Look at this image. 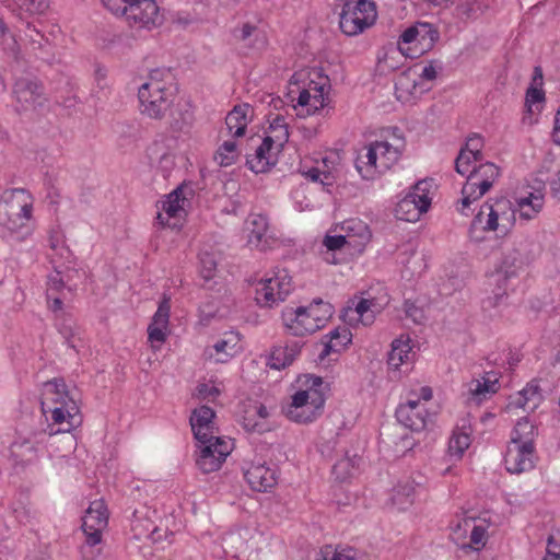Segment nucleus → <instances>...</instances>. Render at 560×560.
<instances>
[{"mask_svg":"<svg viewBox=\"0 0 560 560\" xmlns=\"http://www.w3.org/2000/svg\"><path fill=\"white\" fill-rule=\"evenodd\" d=\"M40 406L43 415L48 421L44 433L49 436L68 433L82 421L74 393L69 389L62 378H54L44 383Z\"/></svg>","mask_w":560,"mask_h":560,"instance_id":"obj_1","label":"nucleus"},{"mask_svg":"<svg viewBox=\"0 0 560 560\" xmlns=\"http://www.w3.org/2000/svg\"><path fill=\"white\" fill-rule=\"evenodd\" d=\"M138 98L143 115L151 119H163L171 113L176 98L172 73L168 70H152L147 81L139 88Z\"/></svg>","mask_w":560,"mask_h":560,"instance_id":"obj_2","label":"nucleus"},{"mask_svg":"<svg viewBox=\"0 0 560 560\" xmlns=\"http://www.w3.org/2000/svg\"><path fill=\"white\" fill-rule=\"evenodd\" d=\"M303 385L305 388L292 395L291 402L283 407V412L289 420L307 424L323 413L327 386L322 377L314 375H305Z\"/></svg>","mask_w":560,"mask_h":560,"instance_id":"obj_3","label":"nucleus"},{"mask_svg":"<svg viewBox=\"0 0 560 560\" xmlns=\"http://www.w3.org/2000/svg\"><path fill=\"white\" fill-rule=\"evenodd\" d=\"M116 16L124 18L135 31H152L163 24L164 18L155 0H101Z\"/></svg>","mask_w":560,"mask_h":560,"instance_id":"obj_4","label":"nucleus"},{"mask_svg":"<svg viewBox=\"0 0 560 560\" xmlns=\"http://www.w3.org/2000/svg\"><path fill=\"white\" fill-rule=\"evenodd\" d=\"M332 306L322 300L314 301L307 306L285 308L282 322L287 332L303 337L322 329L332 316Z\"/></svg>","mask_w":560,"mask_h":560,"instance_id":"obj_5","label":"nucleus"},{"mask_svg":"<svg viewBox=\"0 0 560 560\" xmlns=\"http://www.w3.org/2000/svg\"><path fill=\"white\" fill-rule=\"evenodd\" d=\"M516 222V209L506 198L488 200L480 207L471 221V230L494 232L498 236H506Z\"/></svg>","mask_w":560,"mask_h":560,"instance_id":"obj_6","label":"nucleus"},{"mask_svg":"<svg viewBox=\"0 0 560 560\" xmlns=\"http://www.w3.org/2000/svg\"><path fill=\"white\" fill-rule=\"evenodd\" d=\"M401 150L387 141H374L359 151L355 168L363 179H374L390 170L400 159Z\"/></svg>","mask_w":560,"mask_h":560,"instance_id":"obj_7","label":"nucleus"},{"mask_svg":"<svg viewBox=\"0 0 560 560\" xmlns=\"http://www.w3.org/2000/svg\"><path fill=\"white\" fill-rule=\"evenodd\" d=\"M34 197L23 188L8 189L0 197V225L11 232L25 228L32 219Z\"/></svg>","mask_w":560,"mask_h":560,"instance_id":"obj_8","label":"nucleus"},{"mask_svg":"<svg viewBox=\"0 0 560 560\" xmlns=\"http://www.w3.org/2000/svg\"><path fill=\"white\" fill-rule=\"evenodd\" d=\"M82 529L85 541L81 546V555L84 560H97L102 555L103 530L108 524L107 508L102 500L91 502L82 520Z\"/></svg>","mask_w":560,"mask_h":560,"instance_id":"obj_9","label":"nucleus"},{"mask_svg":"<svg viewBox=\"0 0 560 560\" xmlns=\"http://www.w3.org/2000/svg\"><path fill=\"white\" fill-rule=\"evenodd\" d=\"M500 176V168L491 163H481L474 166L467 180L462 188V198L458 201L457 210L467 215L470 205L485 196Z\"/></svg>","mask_w":560,"mask_h":560,"instance_id":"obj_10","label":"nucleus"},{"mask_svg":"<svg viewBox=\"0 0 560 560\" xmlns=\"http://www.w3.org/2000/svg\"><path fill=\"white\" fill-rule=\"evenodd\" d=\"M329 78L314 68L307 71L306 81L298 97L296 115L306 117L316 114L327 105Z\"/></svg>","mask_w":560,"mask_h":560,"instance_id":"obj_11","label":"nucleus"},{"mask_svg":"<svg viewBox=\"0 0 560 560\" xmlns=\"http://www.w3.org/2000/svg\"><path fill=\"white\" fill-rule=\"evenodd\" d=\"M377 19L373 0H347L340 13L339 26L343 34L355 36L374 25Z\"/></svg>","mask_w":560,"mask_h":560,"instance_id":"obj_12","label":"nucleus"},{"mask_svg":"<svg viewBox=\"0 0 560 560\" xmlns=\"http://www.w3.org/2000/svg\"><path fill=\"white\" fill-rule=\"evenodd\" d=\"M432 186V180H419L412 190L396 205V218L406 222L418 221L421 214L427 212L431 206Z\"/></svg>","mask_w":560,"mask_h":560,"instance_id":"obj_13","label":"nucleus"},{"mask_svg":"<svg viewBox=\"0 0 560 560\" xmlns=\"http://www.w3.org/2000/svg\"><path fill=\"white\" fill-rule=\"evenodd\" d=\"M432 398V389L429 386L420 388V394L410 392L405 404H400L396 409V418L399 423L411 431H421L425 428L429 412L421 402L429 401Z\"/></svg>","mask_w":560,"mask_h":560,"instance_id":"obj_14","label":"nucleus"},{"mask_svg":"<svg viewBox=\"0 0 560 560\" xmlns=\"http://www.w3.org/2000/svg\"><path fill=\"white\" fill-rule=\"evenodd\" d=\"M292 290V279L285 270L261 279L256 285L255 300L260 306L272 307L288 296Z\"/></svg>","mask_w":560,"mask_h":560,"instance_id":"obj_15","label":"nucleus"},{"mask_svg":"<svg viewBox=\"0 0 560 560\" xmlns=\"http://www.w3.org/2000/svg\"><path fill=\"white\" fill-rule=\"evenodd\" d=\"M188 205L189 199L186 194V188L183 186L177 187L168 194L164 200L158 202V223L163 228H179L185 220L186 207Z\"/></svg>","mask_w":560,"mask_h":560,"instance_id":"obj_16","label":"nucleus"},{"mask_svg":"<svg viewBox=\"0 0 560 560\" xmlns=\"http://www.w3.org/2000/svg\"><path fill=\"white\" fill-rule=\"evenodd\" d=\"M198 447L196 464L203 474L218 470L232 451L231 444L221 438H215V441L210 443L199 444Z\"/></svg>","mask_w":560,"mask_h":560,"instance_id":"obj_17","label":"nucleus"},{"mask_svg":"<svg viewBox=\"0 0 560 560\" xmlns=\"http://www.w3.org/2000/svg\"><path fill=\"white\" fill-rule=\"evenodd\" d=\"M13 93L20 112L35 109L45 101L43 85L30 79L18 80Z\"/></svg>","mask_w":560,"mask_h":560,"instance_id":"obj_18","label":"nucleus"},{"mask_svg":"<svg viewBox=\"0 0 560 560\" xmlns=\"http://www.w3.org/2000/svg\"><path fill=\"white\" fill-rule=\"evenodd\" d=\"M269 411L259 401L248 400L243 405L241 423L247 432L264 433L271 430Z\"/></svg>","mask_w":560,"mask_h":560,"instance_id":"obj_19","label":"nucleus"},{"mask_svg":"<svg viewBox=\"0 0 560 560\" xmlns=\"http://www.w3.org/2000/svg\"><path fill=\"white\" fill-rule=\"evenodd\" d=\"M535 447L518 444H508L504 465L511 474H522L534 468Z\"/></svg>","mask_w":560,"mask_h":560,"instance_id":"obj_20","label":"nucleus"},{"mask_svg":"<svg viewBox=\"0 0 560 560\" xmlns=\"http://www.w3.org/2000/svg\"><path fill=\"white\" fill-rule=\"evenodd\" d=\"M244 477L254 491H267L277 483L276 471L262 463H245Z\"/></svg>","mask_w":560,"mask_h":560,"instance_id":"obj_21","label":"nucleus"},{"mask_svg":"<svg viewBox=\"0 0 560 560\" xmlns=\"http://www.w3.org/2000/svg\"><path fill=\"white\" fill-rule=\"evenodd\" d=\"M275 143H266V137L256 148L255 153L247 156L246 164L256 174L265 173L276 165L281 148H275Z\"/></svg>","mask_w":560,"mask_h":560,"instance_id":"obj_22","label":"nucleus"},{"mask_svg":"<svg viewBox=\"0 0 560 560\" xmlns=\"http://www.w3.org/2000/svg\"><path fill=\"white\" fill-rule=\"evenodd\" d=\"M499 388L500 385L497 374L488 372L482 377L471 380L468 383L467 399L469 402L480 405L495 394Z\"/></svg>","mask_w":560,"mask_h":560,"instance_id":"obj_23","label":"nucleus"},{"mask_svg":"<svg viewBox=\"0 0 560 560\" xmlns=\"http://www.w3.org/2000/svg\"><path fill=\"white\" fill-rule=\"evenodd\" d=\"M171 313V299L163 296L159 304L151 324L148 327V338L151 343H163L166 340V331L168 328Z\"/></svg>","mask_w":560,"mask_h":560,"instance_id":"obj_24","label":"nucleus"},{"mask_svg":"<svg viewBox=\"0 0 560 560\" xmlns=\"http://www.w3.org/2000/svg\"><path fill=\"white\" fill-rule=\"evenodd\" d=\"M341 230L348 242V247L362 252L371 241L372 234L365 222L360 219H350L342 223Z\"/></svg>","mask_w":560,"mask_h":560,"instance_id":"obj_25","label":"nucleus"},{"mask_svg":"<svg viewBox=\"0 0 560 560\" xmlns=\"http://www.w3.org/2000/svg\"><path fill=\"white\" fill-rule=\"evenodd\" d=\"M439 39V32L429 23H418V34L413 46H408L406 57L417 58L431 50Z\"/></svg>","mask_w":560,"mask_h":560,"instance_id":"obj_26","label":"nucleus"},{"mask_svg":"<svg viewBox=\"0 0 560 560\" xmlns=\"http://www.w3.org/2000/svg\"><path fill=\"white\" fill-rule=\"evenodd\" d=\"M254 108L247 104H238L226 115L225 124L233 137H243L247 125L253 120Z\"/></svg>","mask_w":560,"mask_h":560,"instance_id":"obj_27","label":"nucleus"},{"mask_svg":"<svg viewBox=\"0 0 560 560\" xmlns=\"http://www.w3.org/2000/svg\"><path fill=\"white\" fill-rule=\"evenodd\" d=\"M377 306V303L373 299L351 300L345 315L348 316L350 320L361 322L364 326L371 325L374 322L375 313L378 312Z\"/></svg>","mask_w":560,"mask_h":560,"instance_id":"obj_28","label":"nucleus"},{"mask_svg":"<svg viewBox=\"0 0 560 560\" xmlns=\"http://www.w3.org/2000/svg\"><path fill=\"white\" fill-rule=\"evenodd\" d=\"M11 457L16 466L25 468L38 460L37 447L31 439L19 438L10 447Z\"/></svg>","mask_w":560,"mask_h":560,"instance_id":"obj_29","label":"nucleus"},{"mask_svg":"<svg viewBox=\"0 0 560 560\" xmlns=\"http://www.w3.org/2000/svg\"><path fill=\"white\" fill-rule=\"evenodd\" d=\"M411 352L410 338L400 336L392 342V350L388 353L387 363L389 368L398 370L404 364H409L413 360Z\"/></svg>","mask_w":560,"mask_h":560,"instance_id":"obj_30","label":"nucleus"},{"mask_svg":"<svg viewBox=\"0 0 560 560\" xmlns=\"http://www.w3.org/2000/svg\"><path fill=\"white\" fill-rule=\"evenodd\" d=\"M351 331L347 327H338L329 334V340L323 343V349L318 354L320 362L330 354H339L351 342Z\"/></svg>","mask_w":560,"mask_h":560,"instance_id":"obj_31","label":"nucleus"},{"mask_svg":"<svg viewBox=\"0 0 560 560\" xmlns=\"http://www.w3.org/2000/svg\"><path fill=\"white\" fill-rule=\"evenodd\" d=\"M233 38L246 48H257L265 45V36L257 26L244 23L232 31Z\"/></svg>","mask_w":560,"mask_h":560,"instance_id":"obj_32","label":"nucleus"},{"mask_svg":"<svg viewBox=\"0 0 560 560\" xmlns=\"http://www.w3.org/2000/svg\"><path fill=\"white\" fill-rule=\"evenodd\" d=\"M474 522L475 518L467 516L465 511L456 513L450 523L451 539L462 548H466L468 533Z\"/></svg>","mask_w":560,"mask_h":560,"instance_id":"obj_33","label":"nucleus"},{"mask_svg":"<svg viewBox=\"0 0 560 560\" xmlns=\"http://www.w3.org/2000/svg\"><path fill=\"white\" fill-rule=\"evenodd\" d=\"M536 435L535 425L527 418H522L516 422L509 443L535 447Z\"/></svg>","mask_w":560,"mask_h":560,"instance_id":"obj_34","label":"nucleus"},{"mask_svg":"<svg viewBox=\"0 0 560 560\" xmlns=\"http://www.w3.org/2000/svg\"><path fill=\"white\" fill-rule=\"evenodd\" d=\"M301 351L299 342L275 347L271 352L270 366L277 370L290 365Z\"/></svg>","mask_w":560,"mask_h":560,"instance_id":"obj_35","label":"nucleus"},{"mask_svg":"<svg viewBox=\"0 0 560 560\" xmlns=\"http://www.w3.org/2000/svg\"><path fill=\"white\" fill-rule=\"evenodd\" d=\"M335 168L336 167L334 161L325 156L320 162H316L315 166L308 167L306 170L303 167L302 173L313 182H320L324 185H329L334 179Z\"/></svg>","mask_w":560,"mask_h":560,"instance_id":"obj_36","label":"nucleus"},{"mask_svg":"<svg viewBox=\"0 0 560 560\" xmlns=\"http://www.w3.org/2000/svg\"><path fill=\"white\" fill-rule=\"evenodd\" d=\"M289 140V130L285 118L281 115H276L270 121L269 128L266 131V143H275V148H284Z\"/></svg>","mask_w":560,"mask_h":560,"instance_id":"obj_37","label":"nucleus"},{"mask_svg":"<svg viewBox=\"0 0 560 560\" xmlns=\"http://www.w3.org/2000/svg\"><path fill=\"white\" fill-rule=\"evenodd\" d=\"M317 560H365L364 555L350 546L327 545L320 549V557Z\"/></svg>","mask_w":560,"mask_h":560,"instance_id":"obj_38","label":"nucleus"},{"mask_svg":"<svg viewBox=\"0 0 560 560\" xmlns=\"http://www.w3.org/2000/svg\"><path fill=\"white\" fill-rule=\"evenodd\" d=\"M73 275L78 276V270H67L65 275L56 270L54 275L48 277L47 291L55 292L56 294L62 292L71 293L78 287V284L72 281Z\"/></svg>","mask_w":560,"mask_h":560,"instance_id":"obj_39","label":"nucleus"},{"mask_svg":"<svg viewBox=\"0 0 560 560\" xmlns=\"http://www.w3.org/2000/svg\"><path fill=\"white\" fill-rule=\"evenodd\" d=\"M419 82L417 81L416 73L411 70L401 72L396 82V95L398 100L407 101L410 96H416L418 93Z\"/></svg>","mask_w":560,"mask_h":560,"instance_id":"obj_40","label":"nucleus"},{"mask_svg":"<svg viewBox=\"0 0 560 560\" xmlns=\"http://www.w3.org/2000/svg\"><path fill=\"white\" fill-rule=\"evenodd\" d=\"M404 58L407 57L398 48H384L382 52L378 55L377 70L381 73L395 71L402 65Z\"/></svg>","mask_w":560,"mask_h":560,"instance_id":"obj_41","label":"nucleus"},{"mask_svg":"<svg viewBox=\"0 0 560 560\" xmlns=\"http://www.w3.org/2000/svg\"><path fill=\"white\" fill-rule=\"evenodd\" d=\"M544 207V197L530 192L527 197L517 199L516 212H520V218L524 220L534 219Z\"/></svg>","mask_w":560,"mask_h":560,"instance_id":"obj_42","label":"nucleus"},{"mask_svg":"<svg viewBox=\"0 0 560 560\" xmlns=\"http://www.w3.org/2000/svg\"><path fill=\"white\" fill-rule=\"evenodd\" d=\"M246 225L249 231V243L259 245L269 229L268 218L261 213H250Z\"/></svg>","mask_w":560,"mask_h":560,"instance_id":"obj_43","label":"nucleus"},{"mask_svg":"<svg viewBox=\"0 0 560 560\" xmlns=\"http://www.w3.org/2000/svg\"><path fill=\"white\" fill-rule=\"evenodd\" d=\"M58 330L69 347L79 352L83 347L81 328L75 323L65 318L58 324Z\"/></svg>","mask_w":560,"mask_h":560,"instance_id":"obj_44","label":"nucleus"},{"mask_svg":"<svg viewBox=\"0 0 560 560\" xmlns=\"http://www.w3.org/2000/svg\"><path fill=\"white\" fill-rule=\"evenodd\" d=\"M542 399L538 384L532 382L522 392L517 398L516 405L524 410L534 411Z\"/></svg>","mask_w":560,"mask_h":560,"instance_id":"obj_45","label":"nucleus"},{"mask_svg":"<svg viewBox=\"0 0 560 560\" xmlns=\"http://www.w3.org/2000/svg\"><path fill=\"white\" fill-rule=\"evenodd\" d=\"M486 523L487 521L485 518H480L478 524L476 521L472 523L466 548L480 550L486 546L488 540V525Z\"/></svg>","mask_w":560,"mask_h":560,"instance_id":"obj_46","label":"nucleus"},{"mask_svg":"<svg viewBox=\"0 0 560 560\" xmlns=\"http://www.w3.org/2000/svg\"><path fill=\"white\" fill-rule=\"evenodd\" d=\"M416 488L413 482L407 481L398 485L393 492L392 501L399 510H405L408 505L412 504L415 499Z\"/></svg>","mask_w":560,"mask_h":560,"instance_id":"obj_47","label":"nucleus"},{"mask_svg":"<svg viewBox=\"0 0 560 560\" xmlns=\"http://www.w3.org/2000/svg\"><path fill=\"white\" fill-rule=\"evenodd\" d=\"M471 443L470 435L467 432L455 430L450 439L448 453L456 459H460L464 452Z\"/></svg>","mask_w":560,"mask_h":560,"instance_id":"obj_48","label":"nucleus"},{"mask_svg":"<svg viewBox=\"0 0 560 560\" xmlns=\"http://www.w3.org/2000/svg\"><path fill=\"white\" fill-rule=\"evenodd\" d=\"M238 156L236 142L233 140L224 141L218 149L214 160L221 166H229L233 164Z\"/></svg>","mask_w":560,"mask_h":560,"instance_id":"obj_49","label":"nucleus"},{"mask_svg":"<svg viewBox=\"0 0 560 560\" xmlns=\"http://www.w3.org/2000/svg\"><path fill=\"white\" fill-rule=\"evenodd\" d=\"M231 339H223L218 341L211 349L206 350L209 358H214L215 362H225L229 357L233 355L232 350L236 347V342L231 345Z\"/></svg>","mask_w":560,"mask_h":560,"instance_id":"obj_50","label":"nucleus"},{"mask_svg":"<svg viewBox=\"0 0 560 560\" xmlns=\"http://www.w3.org/2000/svg\"><path fill=\"white\" fill-rule=\"evenodd\" d=\"M481 159L479 156H475V154H469L463 150L459 151L456 160H455V170L458 174L465 175L470 174L476 163Z\"/></svg>","mask_w":560,"mask_h":560,"instance_id":"obj_51","label":"nucleus"},{"mask_svg":"<svg viewBox=\"0 0 560 560\" xmlns=\"http://www.w3.org/2000/svg\"><path fill=\"white\" fill-rule=\"evenodd\" d=\"M215 417L214 411L208 406H201L192 411L190 416V425L196 423L200 425L214 424L213 419Z\"/></svg>","mask_w":560,"mask_h":560,"instance_id":"obj_52","label":"nucleus"},{"mask_svg":"<svg viewBox=\"0 0 560 560\" xmlns=\"http://www.w3.org/2000/svg\"><path fill=\"white\" fill-rule=\"evenodd\" d=\"M191 430L194 432V435L196 440L199 442V444L210 443L215 441V427L214 424L210 425H200L198 423L191 425Z\"/></svg>","mask_w":560,"mask_h":560,"instance_id":"obj_53","label":"nucleus"},{"mask_svg":"<svg viewBox=\"0 0 560 560\" xmlns=\"http://www.w3.org/2000/svg\"><path fill=\"white\" fill-rule=\"evenodd\" d=\"M217 269V260L213 254H200V272L203 279L210 280L214 276Z\"/></svg>","mask_w":560,"mask_h":560,"instance_id":"obj_54","label":"nucleus"},{"mask_svg":"<svg viewBox=\"0 0 560 560\" xmlns=\"http://www.w3.org/2000/svg\"><path fill=\"white\" fill-rule=\"evenodd\" d=\"M18 5L22 11L31 14H42L48 9V0H18Z\"/></svg>","mask_w":560,"mask_h":560,"instance_id":"obj_55","label":"nucleus"},{"mask_svg":"<svg viewBox=\"0 0 560 560\" xmlns=\"http://www.w3.org/2000/svg\"><path fill=\"white\" fill-rule=\"evenodd\" d=\"M417 34H418V24L405 30L399 37L396 48H398L401 52H404L406 55L405 50L408 49V46L415 45V40L417 39Z\"/></svg>","mask_w":560,"mask_h":560,"instance_id":"obj_56","label":"nucleus"},{"mask_svg":"<svg viewBox=\"0 0 560 560\" xmlns=\"http://www.w3.org/2000/svg\"><path fill=\"white\" fill-rule=\"evenodd\" d=\"M323 244L326 246L328 252H335L337 249L342 248L343 246H348L347 238L345 234L342 235H326Z\"/></svg>","mask_w":560,"mask_h":560,"instance_id":"obj_57","label":"nucleus"},{"mask_svg":"<svg viewBox=\"0 0 560 560\" xmlns=\"http://www.w3.org/2000/svg\"><path fill=\"white\" fill-rule=\"evenodd\" d=\"M545 100V93L541 89L537 86L530 85L526 92V102L527 110L532 112V105L536 103H540Z\"/></svg>","mask_w":560,"mask_h":560,"instance_id":"obj_58","label":"nucleus"},{"mask_svg":"<svg viewBox=\"0 0 560 560\" xmlns=\"http://www.w3.org/2000/svg\"><path fill=\"white\" fill-rule=\"evenodd\" d=\"M481 148H482L481 138L475 135L467 139L465 147L462 148L460 150H463L469 154H475V156H479L480 159H482Z\"/></svg>","mask_w":560,"mask_h":560,"instance_id":"obj_59","label":"nucleus"},{"mask_svg":"<svg viewBox=\"0 0 560 560\" xmlns=\"http://www.w3.org/2000/svg\"><path fill=\"white\" fill-rule=\"evenodd\" d=\"M522 264V257L517 249L513 248L510 254H504L502 266L505 268L508 273L511 268H516Z\"/></svg>","mask_w":560,"mask_h":560,"instance_id":"obj_60","label":"nucleus"},{"mask_svg":"<svg viewBox=\"0 0 560 560\" xmlns=\"http://www.w3.org/2000/svg\"><path fill=\"white\" fill-rule=\"evenodd\" d=\"M351 467L350 459L343 458L334 465L332 472L337 479L345 480L351 476L349 468Z\"/></svg>","mask_w":560,"mask_h":560,"instance_id":"obj_61","label":"nucleus"},{"mask_svg":"<svg viewBox=\"0 0 560 560\" xmlns=\"http://www.w3.org/2000/svg\"><path fill=\"white\" fill-rule=\"evenodd\" d=\"M46 295H47L49 308L52 312H58V311L62 310L63 300L67 299V292L56 294L55 292L47 291Z\"/></svg>","mask_w":560,"mask_h":560,"instance_id":"obj_62","label":"nucleus"},{"mask_svg":"<svg viewBox=\"0 0 560 560\" xmlns=\"http://www.w3.org/2000/svg\"><path fill=\"white\" fill-rule=\"evenodd\" d=\"M219 389L208 384H199L197 386V395L201 399L215 398L219 395Z\"/></svg>","mask_w":560,"mask_h":560,"instance_id":"obj_63","label":"nucleus"},{"mask_svg":"<svg viewBox=\"0 0 560 560\" xmlns=\"http://www.w3.org/2000/svg\"><path fill=\"white\" fill-rule=\"evenodd\" d=\"M190 121L191 115L188 112H186L180 115V119H173L170 125L173 130L182 131L190 125Z\"/></svg>","mask_w":560,"mask_h":560,"instance_id":"obj_64","label":"nucleus"}]
</instances>
